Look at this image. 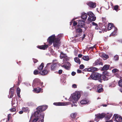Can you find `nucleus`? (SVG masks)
Returning <instances> with one entry per match:
<instances>
[{
	"label": "nucleus",
	"instance_id": "1",
	"mask_svg": "<svg viewBox=\"0 0 122 122\" xmlns=\"http://www.w3.org/2000/svg\"><path fill=\"white\" fill-rule=\"evenodd\" d=\"M61 34H59L56 37L55 35L51 36L48 38L47 41L50 45L53 43V46L54 47L58 48L60 46L61 42L59 38L61 36Z\"/></svg>",
	"mask_w": 122,
	"mask_h": 122
},
{
	"label": "nucleus",
	"instance_id": "2",
	"mask_svg": "<svg viewBox=\"0 0 122 122\" xmlns=\"http://www.w3.org/2000/svg\"><path fill=\"white\" fill-rule=\"evenodd\" d=\"M81 95L78 91L72 94L69 99V101L74 103H76L80 98Z\"/></svg>",
	"mask_w": 122,
	"mask_h": 122
},
{
	"label": "nucleus",
	"instance_id": "3",
	"mask_svg": "<svg viewBox=\"0 0 122 122\" xmlns=\"http://www.w3.org/2000/svg\"><path fill=\"white\" fill-rule=\"evenodd\" d=\"M108 30H110L111 29L114 30V31L110 35L111 36L115 35L117 32V29L113 25V24L112 23L108 24Z\"/></svg>",
	"mask_w": 122,
	"mask_h": 122
},
{
	"label": "nucleus",
	"instance_id": "4",
	"mask_svg": "<svg viewBox=\"0 0 122 122\" xmlns=\"http://www.w3.org/2000/svg\"><path fill=\"white\" fill-rule=\"evenodd\" d=\"M88 15L89 16L87 19L88 22L87 24H89L90 22L95 20L96 19V17L94 16V14L92 12H89L88 13Z\"/></svg>",
	"mask_w": 122,
	"mask_h": 122
},
{
	"label": "nucleus",
	"instance_id": "5",
	"mask_svg": "<svg viewBox=\"0 0 122 122\" xmlns=\"http://www.w3.org/2000/svg\"><path fill=\"white\" fill-rule=\"evenodd\" d=\"M44 114L42 113L39 118H34L33 122H43Z\"/></svg>",
	"mask_w": 122,
	"mask_h": 122
},
{
	"label": "nucleus",
	"instance_id": "6",
	"mask_svg": "<svg viewBox=\"0 0 122 122\" xmlns=\"http://www.w3.org/2000/svg\"><path fill=\"white\" fill-rule=\"evenodd\" d=\"M91 76L92 77V79L97 80L100 78L101 75L97 73H94L91 74Z\"/></svg>",
	"mask_w": 122,
	"mask_h": 122
},
{
	"label": "nucleus",
	"instance_id": "7",
	"mask_svg": "<svg viewBox=\"0 0 122 122\" xmlns=\"http://www.w3.org/2000/svg\"><path fill=\"white\" fill-rule=\"evenodd\" d=\"M71 103L70 102H55L53 103V104L56 106H66L67 105L70 104Z\"/></svg>",
	"mask_w": 122,
	"mask_h": 122
},
{
	"label": "nucleus",
	"instance_id": "8",
	"mask_svg": "<svg viewBox=\"0 0 122 122\" xmlns=\"http://www.w3.org/2000/svg\"><path fill=\"white\" fill-rule=\"evenodd\" d=\"M113 117H115V121L117 122H121L122 121V118L120 115L115 114Z\"/></svg>",
	"mask_w": 122,
	"mask_h": 122
},
{
	"label": "nucleus",
	"instance_id": "9",
	"mask_svg": "<svg viewBox=\"0 0 122 122\" xmlns=\"http://www.w3.org/2000/svg\"><path fill=\"white\" fill-rule=\"evenodd\" d=\"M78 25H77L78 27H83L85 25V22L82 20H77Z\"/></svg>",
	"mask_w": 122,
	"mask_h": 122
},
{
	"label": "nucleus",
	"instance_id": "10",
	"mask_svg": "<svg viewBox=\"0 0 122 122\" xmlns=\"http://www.w3.org/2000/svg\"><path fill=\"white\" fill-rule=\"evenodd\" d=\"M112 116V114H108L106 115H105V120H106V122H112L113 121L112 120L108 121L110 119Z\"/></svg>",
	"mask_w": 122,
	"mask_h": 122
},
{
	"label": "nucleus",
	"instance_id": "11",
	"mask_svg": "<svg viewBox=\"0 0 122 122\" xmlns=\"http://www.w3.org/2000/svg\"><path fill=\"white\" fill-rule=\"evenodd\" d=\"M90 102V101L86 99H82L80 102V103L82 105L89 104Z\"/></svg>",
	"mask_w": 122,
	"mask_h": 122
},
{
	"label": "nucleus",
	"instance_id": "12",
	"mask_svg": "<svg viewBox=\"0 0 122 122\" xmlns=\"http://www.w3.org/2000/svg\"><path fill=\"white\" fill-rule=\"evenodd\" d=\"M47 108V107L46 106H43L39 107L37 108L38 110L39 111H42L45 110Z\"/></svg>",
	"mask_w": 122,
	"mask_h": 122
},
{
	"label": "nucleus",
	"instance_id": "13",
	"mask_svg": "<svg viewBox=\"0 0 122 122\" xmlns=\"http://www.w3.org/2000/svg\"><path fill=\"white\" fill-rule=\"evenodd\" d=\"M96 116V119L99 118V119H101L103 118L105 116V114L104 113H102L101 114H97L95 115Z\"/></svg>",
	"mask_w": 122,
	"mask_h": 122
},
{
	"label": "nucleus",
	"instance_id": "14",
	"mask_svg": "<svg viewBox=\"0 0 122 122\" xmlns=\"http://www.w3.org/2000/svg\"><path fill=\"white\" fill-rule=\"evenodd\" d=\"M40 112V111H39V110H37V111L35 112L34 114V116L35 117L34 118H39L40 115L42 114V113H43V112L39 116V115H40L39 113Z\"/></svg>",
	"mask_w": 122,
	"mask_h": 122
},
{
	"label": "nucleus",
	"instance_id": "15",
	"mask_svg": "<svg viewBox=\"0 0 122 122\" xmlns=\"http://www.w3.org/2000/svg\"><path fill=\"white\" fill-rule=\"evenodd\" d=\"M88 16V14L85 13L83 12L81 13V17L84 20H86Z\"/></svg>",
	"mask_w": 122,
	"mask_h": 122
},
{
	"label": "nucleus",
	"instance_id": "16",
	"mask_svg": "<svg viewBox=\"0 0 122 122\" xmlns=\"http://www.w3.org/2000/svg\"><path fill=\"white\" fill-rule=\"evenodd\" d=\"M87 4L90 7L92 8H94L96 6V4L92 2L88 3Z\"/></svg>",
	"mask_w": 122,
	"mask_h": 122
},
{
	"label": "nucleus",
	"instance_id": "17",
	"mask_svg": "<svg viewBox=\"0 0 122 122\" xmlns=\"http://www.w3.org/2000/svg\"><path fill=\"white\" fill-rule=\"evenodd\" d=\"M33 91L34 92L37 93H38L40 92H43L42 90L41 89V88H39L34 89L33 90Z\"/></svg>",
	"mask_w": 122,
	"mask_h": 122
},
{
	"label": "nucleus",
	"instance_id": "18",
	"mask_svg": "<svg viewBox=\"0 0 122 122\" xmlns=\"http://www.w3.org/2000/svg\"><path fill=\"white\" fill-rule=\"evenodd\" d=\"M97 68L94 67H90L87 69V71L92 72L97 71Z\"/></svg>",
	"mask_w": 122,
	"mask_h": 122
},
{
	"label": "nucleus",
	"instance_id": "19",
	"mask_svg": "<svg viewBox=\"0 0 122 122\" xmlns=\"http://www.w3.org/2000/svg\"><path fill=\"white\" fill-rule=\"evenodd\" d=\"M49 72V71H47L46 70H45L43 71H40L39 73L41 75H44L47 74Z\"/></svg>",
	"mask_w": 122,
	"mask_h": 122
},
{
	"label": "nucleus",
	"instance_id": "20",
	"mask_svg": "<svg viewBox=\"0 0 122 122\" xmlns=\"http://www.w3.org/2000/svg\"><path fill=\"white\" fill-rule=\"evenodd\" d=\"M100 56H101L104 59V60L108 58V56L106 55L104 53H101L100 54Z\"/></svg>",
	"mask_w": 122,
	"mask_h": 122
},
{
	"label": "nucleus",
	"instance_id": "21",
	"mask_svg": "<svg viewBox=\"0 0 122 122\" xmlns=\"http://www.w3.org/2000/svg\"><path fill=\"white\" fill-rule=\"evenodd\" d=\"M14 89L12 87L10 88L9 92V95H10V98H11L13 97L14 94Z\"/></svg>",
	"mask_w": 122,
	"mask_h": 122
},
{
	"label": "nucleus",
	"instance_id": "22",
	"mask_svg": "<svg viewBox=\"0 0 122 122\" xmlns=\"http://www.w3.org/2000/svg\"><path fill=\"white\" fill-rule=\"evenodd\" d=\"M48 47V46L46 45H45L40 46L38 47L40 49L43 50H45Z\"/></svg>",
	"mask_w": 122,
	"mask_h": 122
},
{
	"label": "nucleus",
	"instance_id": "23",
	"mask_svg": "<svg viewBox=\"0 0 122 122\" xmlns=\"http://www.w3.org/2000/svg\"><path fill=\"white\" fill-rule=\"evenodd\" d=\"M22 110L24 112H26L28 113L30 111L29 109L27 107H23Z\"/></svg>",
	"mask_w": 122,
	"mask_h": 122
},
{
	"label": "nucleus",
	"instance_id": "24",
	"mask_svg": "<svg viewBox=\"0 0 122 122\" xmlns=\"http://www.w3.org/2000/svg\"><path fill=\"white\" fill-rule=\"evenodd\" d=\"M60 58L61 59L63 58H66V54H64L62 52H61L60 55Z\"/></svg>",
	"mask_w": 122,
	"mask_h": 122
},
{
	"label": "nucleus",
	"instance_id": "25",
	"mask_svg": "<svg viewBox=\"0 0 122 122\" xmlns=\"http://www.w3.org/2000/svg\"><path fill=\"white\" fill-rule=\"evenodd\" d=\"M109 68V65H105L102 68V70H107Z\"/></svg>",
	"mask_w": 122,
	"mask_h": 122
},
{
	"label": "nucleus",
	"instance_id": "26",
	"mask_svg": "<svg viewBox=\"0 0 122 122\" xmlns=\"http://www.w3.org/2000/svg\"><path fill=\"white\" fill-rule=\"evenodd\" d=\"M74 59L75 62L78 63L79 64H80L81 61L80 59L78 57H75L74 58Z\"/></svg>",
	"mask_w": 122,
	"mask_h": 122
},
{
	"label": "nucleus",
	"instance_id": "27",
	"mask_svg": "<svg viewBox=\"0 0 122 122\" xmlns=\"http://www.w3.org/2000/svg\"><path fill=\"white\" fill-rule=\"evenodd\" d=\"M82 59L86 61H88L90 59L88 56H84L82 57Z\"/></svg>",
	"mask_w": 122,
	"mask_h": 122
},
{
	"label": "nucleus",
	"instance_id": "28",
	"mask_svg": "<svg viewBox=\"0 0 122 122\" xmlns=\"http://www.w3.org/2000/svg\"><path fill=\"white\" fill-rule=\"evenodd\" d=\"M99 87H100V88L98 89L97 90V92L99 93L103 91V89L102 88V85L101 84L99 85Z\"/></svg>",
	"mask_w": 122,
	"mask_h": 122
},
{
	"label": "nucleus",
	"instance_id": "29",
	"mask_svg": "<svg viewBox=\"0 0 122 122\" xmlns=\"http://www.w3.org/2000/svg\"><path fill=\"white\" fill-rule=\"evenodd\" d=\"M44 67V64L43 63H42L41 65L38 68V69L40 70H42Z\"/></svg>",
	"mask_w": 122,
	"mask_h": 122
},
{
	"label": "nucleus",
	"instance_id": "30",
	"mask_svg": "<svg viewBox=\"0 0 122 122\" xmlns=\"http://www.w3.org/2000/svg\"><path fill=\"white\" fill-rule=\"evenodd\" d=\"M20 90L19 87L17 88L16 90V93L17 96L20 97Z\"/></svg>",
	"mask_w": 122,
	"mask_h": 122
},
{
	"label": "nucleus",
	"instance_id": "31",
	"mask_svg": "<svg viewBox=\"0 0 122 122\" xmlns=\"http://www.w3.org/2000/svg\"><path fill=\"white\" fill-rule=\"evenodd\" d=\"M76 113H73L71 114V117L73 119L75 118L76 116Z\"/></svg>",
	"mask_w": 122,
	"mask_h": 122
},
{
	"label": "nucleus",
	"instance_id": "32",
	"mask_svg": "<svg viewBox=\"0 0 122 122\" xmlns=\"http://www.w3.org/2000/svg\"><path fill=\"white\" fill-rule=\"evenodd\" d=\"M82 30L80 28H78L76 30V33H80L82 32Z\"/></svg>",
	"mask_w": 122,
	"mask_h": 122
},
{
	"label": "nucleus",
	"instance_id": "33",
	"mask_svg": "<svg viewBox=\"0 0 122 122\" xmlns=\"http://www.w3.org/2000/svg\"><path fill=\"white\" fill-rule=\"evenodd\" d=\"M56 65L55 64H52L51 65V69L52 70H54L55 69Z\"/></svg>",
	"mask_w": 122,
	"mask_h": 122
},
{
	"label": "nucleus",
	"instance_id": "34",
	"mask_svg": "<svg viewBox=\"0 0 122 122\" xmlns=\"http://www.w3.org/2000/svg\"><path fill=\"white\" fill-rule=\"evenodd\" d=\"M102 79L104 81H107L108 80V78L105 76H104L102 77Z\"/></svg>",
	"mask_w": 122,
	"mask_h": 122
},
{
	"label": "nucleus",
	"instance_id": "35",
	"mask_svg": "<svg viewBox=\"0 0 122 122\" xmlns=\"http://www.w3.org/2000/svg\"><path fill=\"white\" fill-rule=\"evenodd\" d=\"M43 82L39 80H38V82L37 83V85H39L40 86H42V85Z\"/></svg>",
	"mask_w": 122,
	"mask_h": 122
},
{
	"label": "nucleus",
	"instance_id": "36",
	"mask_svg": "<svg viewBox=\"0 0 122 122\" xmlns=\"http://www.w3.org/2000/svg\"><path fill=\"white\" fill-rule=\"evenodd\" d=\"M119 59L118 56L117 55H116L114 57V59L115 61H117Z\"/></svg>",
	"mask_w": 122,
	"mask_h": 122
},
{
	"label": "nucleus",
	"instance_id": "37",
	"mask_svg": "<svg viewBox=\"0 0 122 122\" xmlns=\"http://www.w3.org/2000/svg\"><path fill=\"white\" fill-rule=\"evenodd\" d=\"M61 66L62 67H64L66 69L68 70L69 68V66L66 65H64L62 66Z\"/></svg>",
	"mask_w": 122,
	"mask_h": 122
},
{
	"label": "nucleus",
	"instance_id": "38",
	"mask_svg": "<svg viewBox=\"0 0 122 122\" xmlns=\"http://www.w3.org/2000/svg\"><path fill=\"white\" fill-rule=\"evenodd\" d=\"M118 71V70L116 68L112 70V71L113 73H115Z\"/></svg>",
	"mask_w": 122,
	"mask_h": 122
},
{
	"label": "nucleus",
	"instance_id": "39",
	"mask_svg": "<svg viewBox=\"0 0 122 122\" xmlns=\"http://www.w3.org/2000/svg\"><path fill=\"white\" fill-rule=\"evenodd\" d=\"M119 86L122 87V79L120 80L119 81Z\"/></svg>",
	"mask_w": 122,
	"mask_h": 122
},
{
	"label": "nucleus",
	"instance_id": "40",
	"mask_svg": "<svg viewBox=\"0 0 122 122\" xmlns=\"http://www.w3.org/2000/svg\"><path fill=\"white\" fill-rule=\"evenodd\" d=\"M79 67L80 69H82L84 68V66L83 65L81 64L80 65Z\"/></svg>",
	"mask_w": 122,
	"mask_h": 122
},
{
	"label": "nucleus",
	"instance_id": "41",
	"mask_svg": "<svg viewBox=\"0 0 122 122\" xmlns=\"http://www.w3.org/2000/svg\"><path fill=\"white\" fill-rule=\"evenodd\" d=\"M78 22L77 21H74L73 22V25L74 26H75L77 24Z\"/></svg>",
	"mask_w": 122,
	"mask_h": 122
},
{
	"label": "nucleus",
	"instance_id": "42",
	"mask_svg": "<svg viewBox=\"0 0 122 122\" xmlns=\"http://www.w3.org/2000/svg\"><path fill=\"white\" fill-rule=\"evenodd\" d=\"M34 74L35 75H37L38 73V71L37 70H35L34 72Z\"/></svg>",
	"mask_w": 122,
	"mask_h": 122
},
{
	"label": "nucleus",
	"instance_id": "43",
	"mask_svg": "<svg viewBox=\"0 0 122 122\" xmlns=\"http://www.w3.org/2000/svg\"><path fill=\"white\" fill-rule=\"evenodd\" d=\"M118 8V6L116 5L114 7V9L116 10H117Z\"/></svg>",
	"mask_w": 122,
	"mask_h": 122
},
{
	"label": "nucleus",
	"instance_id": "44",
	"mask_svg": "<svg viewBox=\"0 0 122 122\" xmlns=\"http://www.w3.org/2000/svg\"><path fill=\"white\" fill-rule=\"evenodd\" d=\"M99 60H97L95 62V64L96 65H98L99 64Z\"/></svg>",
	"mask_w": 122,
	"mask_h": 122
},
{
	"label": "nucleus",
	"instance_id": "45",
	"mask_svg": "<svg viewBox=\"0 0 122 122\" xmlns=\"http://www.w3.org/2000/svg\"><path fill=\"white\" fill-rule=\"evenodd\" d=\"M10 110L11 112H13L15 111L16 109L15 108H13L10 109Z\"/></svg>",
	"mask_w": 122,
	"mask_h": 122
},
{
	"label": "nucleus",
	"instance_id": "46",
	"mask_svg": "<svg viewBox=\"0 0 122 122\" xmlns=\"http://www.w3.org/2000/svg\"><path fill=\"white\" fill-rule=\"evenodd\" d=\"M92 25H93L95 26H97V25L96 23H95V22H93L92 23Z\"/></svg>",
	"mask_w": 122,
	"mask_h": 122
},
{
	"label": "nucleus",
	"instance_id": "47",
	"mask_svg": "<svg viewBox=\"0 0 122 122\" xmlns=\"http://www.w3.org/2000/svg\"><path fill=\"white\" fill-rule=\"evenodd\" d=\"M72 87L74 88H75L76 87V85L75 84H74L72 85Z\"/></svg>",
	"mask_w": 122,
	"mask_h": 122
},
{
	"label": "nucleus",
	"instance_id": "48",
	"mask_svg": "<svg viewBox=\"0 0 122 122\" xmlns=\"http://www.w3.org/2000/svg\"><path fill=\"white\" fill-rule=\"evenodd\" d=\"M62 71L61 70H60L59 71L58 73L60 74H61L62 72Z\"/></svg>",
	"mask_w": 122,
	"mask_h": 122
},
{
	"label": "nucleus",
	"instance_id": "49",
	"mask_svg": "<svg viewBox=\"0 0 122 122\" xmlns=\"http://www.w3.org/2000/svg\"><path fill=\"white\" fill-rule=\"evenodd\" d=\"M76 73L75 72L73 71L71 73V75L73 76H74L76 74Z\"/></svg>",
	"mask_w": 122,
	"mask_h": 122
},
{
	"label": "nucleus",
	"instance_id": "50",
	"mask_svg": "<svg viewBox=\"0 0 122 122\" xmlns=\"http://www.w3.org/2000/svg\"><path fill=\"white\" fill-rule=\"evenodd\" d=\"M81 71L80 70H77V72L78 73H81Z\"/></svg>",
	"mask_w": 122,
	"mask_h": 122
},
{
	"label": "nucleus",
	"instance_id": "51",
	"mask_svg": "<svg viewBox=\"0 0 122 122\" xmlns=\"http://www.w3.org/2000/svg\"><path fill=\"white\" fill-rule=\"evenodd\" d=\"M33 61L34 63H36L37 62V60L36 59H33Z\"/></svg>",
	"mask_w": 122,
	"mask_h": 122
},
{
	"label": "nucleus",
	"instance_id": "52",
	"mask_svg": "<svg viewBox=\"0 0 122 122\" xmlns=\"http://www.w3.org/2000/svg\"><path fill=\"white\" fill-rule=\"evenodd\" d=\"M99 120V118H97V119H96V117L95 118V121H96L97 122H98Z\"/></svg>",
	"mask_w": 122,
	"mask_h": 122
},
{
	"label": "nucleus",
	"instance_id": "53",
	"mask_svg": "<svg viewBox=\"0 0 122 122\" xmlns=\"http://www.w3.org/2000/svg\"><path fill=\"white\" fill-rule=\"evenodd\" d=\"M82 56V55L81 54H79L78 55V56L79 57H81Z\"/></svg>",
	"mask_w": 122,
	"mask_h": 122
},
{
	"label": "nucleus",
	"instance_id": "54",
	"mask_svg": "<svg viewBox=\"0 0 122 122\" xmlns=\"http://www.w3.org/2000/svg\"><path fill=\"white\" fill-rule=\"evenodd\" d=\"M91 79H92V77L91 76V75L88 78V80H91Z\"/></svg>",
	"mask_w": 122,
	"mask_h": 122
},
{
	"label": "nucleus",
	"instance_id": "55",
	"mask_svg": "<svg viewBox=\"0 0 122 122\" xmlns=\"http://www.w3.org/2000/svg\"><path fill=\"white\" fill-rule=\"evenodd\" d=\"M23 110L19 112V113L20 114H22L23 113Z\"/></svg>",
	"mask_w": 122,
	"mask_h": 122
},
{
	"label": "nucleus",
	"instance_id": "56",
	"mask_svg": "<svg viewBox=\"0 0 122 122\" xmlns=\"http://www.w3.org/2000/svg\"><path fill=\"white\" fill-rule=\"evenodd\" d=\"M73 106H75V107H76L77 105L75 104H72L71 105V107H72Z\"/></svg>",
	"mask_w": 122,
	"mask_h": 122
},
{
	"label": "nucleus",
	"instance_id": "57",
	"mask_svg": "<svg viewBox=\"0 0 122 122\" xmlns=\"http://www.w3.org/2000/svg\"><path fill=\"white\" fill-rule=\"evenodd\" d=\"M95 29L96 30H98L99 27H98L97 25L95 27Z\"/></svg>",
	"mask_w": 122,
	"mask_h": 122
},
{
	"label": "nucleus",
	"instance_id": "58",
	"mask_svg": "<svg viewBox=\"0 0 122 122\" xmlns=\"http://www.w3.org/2000/svg\"><path fill=\"white\" fill-rule=\"evenodd\" d=\"M36 82V81H35V80H34V81H33V86H35L36 85H35V82Z\"/></svg>",
	"mask_w": 122,
	"mask_h": 122
},
{
	"label": "nucleus",
	"instance_id": "59",
	"mask_svg": "<svg viewBox=\"0 0 122 122\" xmlns=\"http://www.w3.org/2000/svg\"><path fill=\"white\" fill-rule=\"evenodd\" d=\"M97 90H98V89H100V87H99V85L98 86H97Z\"/></svg>",
	"mask_w": 122,
	"mask_h": 122
},
{
	"label": "nucleus",
	"instance_id": "60",
	"mask_svg": "<svg viewBox=\"0 0 122 122\" xmlns=\"http://www.w3.org/2000/svg\"><path fill=\"white\" fill-rule=\"evenodd\" d=\"M95 47V46H92V47H90V49H93Z\"/></svg>",
	"mask_w": 122,
	"mask_h": 122
},
{
	"label": "nucleus",
	"instance_id": "61",
	"mask_svg": "<svg viewBox=\"0 0 122 122\" xmlns=\"http://www.w3.org/2000/svg\"><path fill=\"white\" fill-rule=\"evenodd\" d=\"M51 63H48L46 65V66H48L49 65H51Z\"/></svg>",
	"mask_w": 122,
	"mask_h": 122
},
{
	"label": "nucleus",
	"instance_id": "62",
	"mask_svg": "<svg viewBox=\"0 0 122 122\" xmlns=\"http://www.w3.org/2000/svg\"><path fill=\"white\" fill-rule=\"evenodd\" d=\"M85 34H84V37H83L82 38V40H83V39L85 37Z\"/></svg>",
	"mask_w": 122,
	"mask_h": 122
},
{
	"label": "nucleus",
	"instance_id": "63",
	"mask_svg": "<svg viewBox=\"0 0 122 122\" xmlns=\"http://www.w3.org/2000/svg\"><path fill=\"white\" fill-rule=\"evenodd\" d=\"M103 107H106L107 106L106 105H102Z\"/></svg>",
	"mask_w": 122,
	"mask_h": 122
},
{
	"label": "nucleus",
	"instance_id": "64",
	"mask_svg": "<svg viewBox=\"0 0 122 122\" xmlns=\"http://www.w3.org/2000/svg\"><path fill=\"white\" fill-rule=\"evenodd\" d=\"M67 64H68L69 66H70L69 64H70L69 63V62H67Z\"/></svg>",
	"mask_w": 122,
	"mask_h": 122
}]
</instances>
